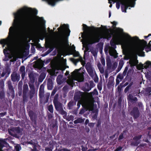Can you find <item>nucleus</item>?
<instances>
[{
  "instance_id": "f257e3e1",
  "label": "nucleus",
  "mask_w": 151,
  "mask_h": 151,
  "mask_svg": "<svg viewBox=\"0 0 151 151\" xmlns=\"http://www.w3.org/2000/svg\"><path fill=\"white\" fill-rule=\"evenodd\" d=\"M28 11L32 12V14H29L26 15L23 22L24 26L27 27L30 26H37L38 25V22L34 23L33 21V16H36L38 12L37 10L35 9L24 7L19 10L17 13L14 14V19L13 25L15 28H17L19 26L23 13Z\"/></svg>"
},
{
  "instance_id": "f03ea898",
  "label": "nucleus",
  "mask_w": 151,
  "mask_h": 151,
  "mask_svg": "<svg viewBox=\"0 0 151 151\" xmlns=\"http://www.w3.org/2000/svg\"><path fill=\"white\" fill-rule=\"evenodd\" d=\"M83 32L81 35L82 37L85 39L88 40L90 44L99 42L100 40L103 38V37L100 35L97 34L95 35L92 38H90V33L91 31H96L99 28H96L93 26L88 27L86 25L83 24Z\"/></svg>"
},
{
  "instance_id": "7ed1b4c3",
  "label": "nucleus",
  "mask_w": 151,
  "mask_h": 151,
  "mask_svg": "<svg viewBox=\"0 0 151 151\" xmlns=\"http://www.w3.org/2000/svg\"><path fill=\"white\" fill-rule=\"evenodd\" d=\"M121 34H117L115 37V41L111 40L110 41L111 45L115 48L116 47V44H119L126 47L127 46L126 41L125 39L120 35Z\"/></svg>"
},
{
  "instance_id": "20e7f679",
  "label": "nucleus",
  "mask_w": 151,
  "mask_h": 151,
  "mask_svg": "<svg viewBox=\"0 0 151 151\" xmlns=\"http://www.w3.org/2000/svg\"><path fill=\"white\" fill-rule=\"evenodd\" d=\"M9 134L13 137H17L22 134V130L19 127H16L9 129Z\"/></svg>"
},
{
  "instance_id": "39448f33",
  "label": "nucleus",
  "mask_w": 151,
  "mask_h": 151,
  "mask_svg": "<svg viewBox=\"0 0 151 151\" xmlns=\"http://www.w3.org/2000/svg\"><path fill=\"white\" fill-rule=\"evenodd\" d=\"M131 0H124L123 2H121V10L122 12H127V10L129 7L131 6L134 7V4H132V5L130 4V1Z\"/></svg>"
},
{
  "instance_id": "423d86ee",
  "label": "nucleus",
  "mask_w": 151,
  "mask_h": 151,
  "mask_svg": "<svg viewBox=\"0 0 151 151\" xmlns=\"http://www.w3.org/2000/svg\"><path fill=\"white\" fill-rule=\"evenodd\" d=\"M58 30L63 35H64L63 33L64 31H66L65 34L67 37L70 35V30L69 29V25L68 24H63L61 26L59 27L58 29Z\"/></svg>"
},
{
  "instance_id": "0eeeda50",
  "label": "nucleus",
  "mask_w": 151,
  "mask_h": 151,
  "mask_svg": "<svg viewBox=\"0 0 151 151\" xmlns=\"http://www.w3.org/2000/svg\"><path fill=\"white\" fill-rule=\"evenodd\" d=\"M56 110L58 111L62 115L66 116L67 113L63 109L62 104L59 102L54 103Z\"/></svg>"
},
{
  "instance_id": "6e6552de",
  "label": "nucleus",
  "mask_w": 151,
  "mask_h": 151,
  "mask_svg": "<svg viewBox=\"0 0 151 151\" xmlns=\"http://www.w3.org/2000/svg\"><path fill=\"white\" fill-rule=\"evenodd\" d=\"M130 114L133 116L134 119L139 117L140 115V112L138 108L136 106L133 108L130 111Z\"/></svg>"
},
{
  "instance_id": "1a4fd4ad",
  "label": "nucleus",
  "mask_w": 151,
  "mask_h": 151,
  "mask_svg": "<svg viewBox=\"0 0 151 151\" xmlns=\"http://www.w3.org/2000/svg\"><path fill=\"white\" fill-rule=\"evenodd\" d=\"M29 115L32 123L36 126L37 124V115L32 111H30L29 112Z\"/></svg>"
},
{
  "instance_id": "9d476101",
  "label": "nucleus",
  "mask_w": 151,
  "mask_h": 151,
  "mask_svg": "<svg viewBox=\"0 0 151 151\" xmlns=\"http://www.w3.org/2000/svg\"><path fill=\"white\" fill-rule=\"evenodd\" d=\"M85 68L89 76L91 77H93L94 76L93 70L90 64L87 63L86 65Z\"/></svg>"
},
{
  "instance_id": "9b49d317",
  "label": "nucleus",
  "mask_w": 151,
  "mask_h": 151,
  "mask_svg": "<svg viewBox=\"0 0 151 151\" xmlns=\"http://www.w3.org/2000/svg\"><path fill=\"white\" fill-rule=\"evenodd\" d=\"M104 28L106 30L107 32L104 35V37L103 38L108 40L111 37L112 34L109 33V32H111L112 30L111 29L107 28L106 26H104Z\"/></svg>"
},
{
  "instance_id": "f8f14e48",
  "label": "nucleus",
  "mask_w": 151,
  "mask_h": 151,
  "mask_svg": "<svg viewBox=\"0 0 151 151\" xmlns=\"http://www.w3.org/2000/svg\"><path fill=\"white\" fill-rule=\"evenodd\" d=\"M11 78L12 81L13 82H15L16 81L18 82L20 80V77L19 75L15 72H13L11 74Z\"/></svg>"
},
{
  "instance_id": "ddd939ff",
  "label": "nucleus",
  "mask_w": 151,
  "mask_h": 151,
  "mask_svg": "<svg viewBox=\"0 0 151 151\" xmlns=\"http://www.w3.org/2000/svg\"><path fill=\"white\" fill-rule=\"evenodd\" d=\"M10 73V69L8 67L6 68L1 75V77H4L5 75V77H7Z\"/></svg>"
},
{
  "instance_id": "4468645a",
  "label": "nucleus",
  "mask_w": 151,
  "mask_h": 151,
  "mask_svg": "<svg viewBox=\"0 0 151 151\" xmlns=\"http://www.w3.org/2000/svg\"><path fill=\"white\" fill-rule=\"evenodd\" d=\"M111 23L113 24V27H114V29L116 28V31L117 33V34H121V33L123 32V30L122 29L119 28H116L115 27V26L117 24V23L116 22L114 21L111 22Z\"/></svg>"
},
{
  "instance_id": "2eb2a0df",
  "label": "nucleus",
  "mask_w": 151,
  "mask_h": 151,
  "mask_svg": "<svg viewBox=\"0 0 151 151\" xmlns=\"http://www.w3.org/2000/svg\"><path fill=\"white\" fill-rule=\"evenodd\" d=\"M91 89V88H90L89 84L87 82L85 83L82 87V90L85 92L89 91Z\"/></svg>"
},
{
  "instance_id": "dca6fc26",
  "label": "nucleus",
  "mask_w": 151,
  "mask_h": 151,
  "mask_svg": "<svg viewBox=\"0 0 151 151\" xmlns=\"http://www.w3.org/2000/svg\"><path fill=\"white\" fill-rule=\"evenodd\" d=\"M76 101L74 100H72L70 101L68 104V108L69 109H72V107L76 104Z\"/></svg>"
},
{
  "instance_id": "f3484780",
  "label": "nucleus",
  "mask_w": 151,
  "mask_h": 151,
  "mask_svg": "<svg viewBox=\"0 0 151 151\" xmlns=\"http://www.w3.org/2000/svg\"><path fill=\"white\" fill-rule=\"evenodd\" d=\"M134 42H137V41H139L142 44L144 45H146L147 44V42L145 40H144L143 39L142 40H140L139 38L137 36H135L132 38Z\"/></svg>"
},
{
  "instance_id": "a211bd4d",
  "label": "nucleus",
  "mask_w": 151,
  "mask_h": 151,
  "mask_svg": "<svg viewBox=\"0 0 151 151\" xmlns=\"http://www.w3.org/2000/svg\"><path fill=\"white\" fill-rule=\"evenodd\" d=\"M53 83L52 79L50 78L48 79L47 82V89L49 90H52L53 87Z\"/></svg>"
},
{
  "instance_id": "6ab92c4d",
  "label": "nucleus",
  "mask_w": 151,
  "mask_h": 151,
  "mask_svg": "<svg viewBox=\"0 0 151 151\" xmlns=\"http://www.w3.org/2000/svg\"><path fill=\"white\" fill-rule=\"evenodd\" d=\"M7 84L8 85V87L10 91V92L12 93H14V89L13 88L12 83L10 81H9L7 82Z\"/></svg>"
},
{
  "instance_id": "aec40b11",
  "label": "nucleus",
  "mask_w": 151,
  "mask_h": 151,
  "mask_svg": "<svg viewBox=\"0 0 151 151\" xmlns=\"http://www.w3.org/2000/svg\"><path fill=\"white\" fill-rule=\"evenodd\" d=\"M81 94L80 93H75L74 96V100L76 102L81 99Z\"/></svg>"
},
{
  "instance_id": "412c9836",
  "label": "nucleus",
  "mask_w": 151,
  "mask_h": 151,
  "mask_svg": "<svg viewBox=\"0 0 151 151\" xmlns=\"http://www.w3.org/2000/svg\"><path fill=\"white\" fill-rule=\"evenodd\" d=\"M45 96L44 91H39V96L40 99V101L41 103L42 102V100Z\"/></svg>"
},
{
  "instance_id": "4be33fe9",
  "label": "nucleus",
  "mask_w": 151,
  "mask_h": 151,
  "mask_svg": "<svg viewBox=\"0 0 151 151\" xmlns=\"http://www.w3.org/2000/svg\"><path fill=\"white\" fill-rule=\"evenodd\" d=\"M84 79L83 76L82 75L80 74L77 76L76 80L79 82H81L83 81Z\"/></svg>"
},
{
  "instance_id": "5701e85b",
  "label": "nucleus",
  "mask_w": 151,
  "mask_h": 151,
  "mask_svg": "<svg viewBox=\"0 0 151 151\" xmlns=\"http://www.w3.org/2000/svg\"><path fill=\"white\" fill-rule=\"evenodd\" d=\"M50 95V93H45L44 98V104H46L48 102Z\"/></svg>"
},
{
  "instance_id": "b1692460",
  "label": "nucleus",
  "mask_w": 151,
  "mask_h": 151,
  "mask_svg": "<svg viewBox=\"0 0 151 151\" xmlns=\"http://www.w3.org/2000/svg\"><path fill=\"white\" fill-rule=\"evenodd\" d=\"M28 91V87L27 84H24L23 87V93H27Z\"/></svg>"
},
{
  "instance_id": "393cba45",
  "label": "nucleus",
  "mask_w": 151,
  "mask_h": 151,
  "mask_svg": "<svg viewBox=\"0 0 151 151\" xmlns=\"http://www.w3.org/2000/svg\"><path fill=\"white\" fill-rule=\"evenodd\" d=\"M112 2H113V3L114 4L116 2V7L117 9H119L120 7V4H121V2L122 1H117V0H111Z\"/></svg>"
},
{
  "instance_id": "a878e982",
  "label": "nucleus",
  "mask_w": 151,
  "mask_h": 151,
  "mask_svg": "<svg viewBox=\"0 0 151 151\" xmlns=\"http://www.w3.org/2000/svg\"><path fill=\"white\" fill-rule=\"evenodd\" d=\"M73 54L74 57H77L79 56L80 54L78 51H76L75 50V47H74V48L73 50V53L71 54Z\"/></svg>"
},
{
  "instance_id": "bb28decb",
  "label": "nucleus",
  "mask_w": 151,
  "mask_h": 151,
  "mask_svg": "<svg viewBox=\"0 0 151 151\" xmlns=\"http://www.w3.org/2000/svg\"><path fill=\"white\" fill-rule=\"evenodd\" d=\"M28 76L30 81L34 83L35 80V78L33 73H30L28 74Z\"/></svg>"
},
{
  "instance_id": "cd10ccee",
  "label": "nucleus",
  "mask_w": 151,
  "mask_h": 151,
  "mask_svg": "<svg viewBox=\"0 0 151 151\" xmlns=\"http://www.w3.org/2000/svg\"><path fill=\"white\" fill-rule=\"evenodd\" d=\"M45 75L44 73H41L38 78V81L40 82H42L45 79Z\"/></svg>"
},
{
  "instance_id": "c85d7f7f",
  "label": "nucleus",
  "mask_w": 151,
  "mask_h": 151,
  "mask_svg": "<svg viewBox=\"0 0 151 151\" xmlns=\"http://www.w3.org/2000/svg\"><path fill=\"white\" fill-rule=\"evenodd\" d=\"M67 83L69 85L72 87H73L74 84L73 80L70 79H68L67 80Z\"/></svg>"
},
{
  "instance_id": "c756f323",
  "label": "nucleus",
  "mask_w": 151,
  "mask_h": 151,
  "mask_svg": "<svg viewBox=\"0 0 151 151\" xmlns=\"http://www.w3.org/2000/svg\"><path fill=\"white\" fill-rule=\"evenodd\" d=\"M123 64L124 63L123 61H121L119 62L117 70L118 72H119L120 70L123 66Z\"/></svg>"
},
{
  "instance_id": "7c9ffc66",
  "label": "nucleus",
  "mask_w": 151,
  "mask_h": 151,
  "mask_svg": "<svg viewBox=\"0 0 151 151\" xmlns=\"http://www.w3.org/2000/svg\"><path fill=\"white\" fill-rule=\"evenodd\" d=\"M6 143V142L3 139H0V147L1 148H3L4 147V144Z\"/></svg>"
},
{
  "instance_id": "2f4dec72",
  "label": "nucleus",
  "mask_w": 151,
  "mask_h": 151,
  "mask_svg": "<svg viewBox=\"0 0 151 151\" xmlns=\"http://www.w3.org/2000/svg\"><path fill=\"white\" fill-rule=\"evenodd\" d=\"M97 67L100 72L101 73L104 72V69L102 67H101V65L100 63H99L97 64Z\"/></svg>"
},
{
  "instance_id": "473e14b6",
  "label": "nucleus",
  "mask_w": 151,
  "mask_h": 151,
  "mask_svg": "<svg viewBox=\"0 0 151 151\" xmlns=\"http://www.w3.org/2000/svg\"><path fill=\"white\" fill-rule=\"evenodd\" d=\"M0 44L4 46L7 44V41L5 39H1L0 40Z\"/></svg>"
},
{
  "instance_id": "72a5a7b5",
  "label": "nucleus",
  "mask_w": 151,
  "mask_h": 151,
  "mask_svg": "<svg viewBox=\"0 0 151 151\" xmlns=\"http://www.w3.org/2000/svg\"><path fill=\"white\" fill-rule=\"evenodd\" d=\"M48 110L51 113H53V106L52 104L48 106Z\"/></svg>"
},
{
  "instance_id": "f704fd0d",
  "label": "nucleus",
  "mask_w": 151,
  "mask_h": 151,
  "mask_svg": "<svg viewBox=\"0 0 151 151\" xmlns=\"http://www.w3.org/2000/svg\"><path fill=\"white\" fill-rule=\"evenodd\" d=\"M132 85V84L130 83L125 88L124 90L125 93H127L129 91V89L131 88Z\"/></svg>"
},
{
  "instance_id": "c9c22d12",
  "label": "nucleus",
  "mask_w": 151,
  "mask_h": 151,
  "mask_svg": "<svg viewBox=\"0 0 151 151\" xmlns=\"http://www.w3.org/2000/svg\"><path fill=\"white\" fill-rule=\"evenodd\" d=\"M106 65L107 68L108 69H110L111 68V63L110 60L108 61L106 60Z\"/></svg>"
},
{
  "instance_id": "e433bc0d",
  "label": "nucleus",
  "mask_w": 151,
  "mask_h": 151,
  "mask_svg": "<svg viewBox=\"0 0 151 151\" xmlns=\"http://www.w3.org/2000/svg\"><path fill=\"white\" fill-rule=\"evenodd\" d=\"M27 93L22 94L23 101L24 102H27Z\"/></svg>"
},
{
  "instance_id": "4c0bfd02",
  "label": "nucleus",
  "mask_w": 151,
  "mask_h": 151,
  "mask_svg": "<svg viewBox=\"0 0 151 151\" xmlns=\"http://www.w3.org/2000/svg\"><path fill=\"white\" fill-rule=\"evenodd\" d=\"M124 76L122 74L119 73L117 76V78L119 79L120 81H121L124 78Z\"/></svg>"
},
{
  "instance_id": "58836bf2",
  "label": "nucleus",
  "mask_w": 151,
  "mask_h": 151,
  "mask_svg": "<svg viewBox=\"0 0 151 151\" xmlns=\"http://www.w3.org/2000/svg\"><path fill=\"white\" fill-rule=\"evenodd\" d=\"M22 81H20L18 84V90L22 89Z\"/></svg>"
},
{
  "instance_id": "ea45409f",
  "label": "nucleus",
  "mask_w": 151,
  "mask_h": 151,
  "mask_svg": "<svg viewBox=\"0 0 151 151\" xmlns=\"http://www.w3.org/2000/svg\"><path fill=\"white\" fill-rule=\"evenodd\" d=\"M110 54L111 55L113 56L114 58H117L118 57V53L115 50L113 52L112 54H111L110 53Z\"/></svg>"
},
{
  "instance_id": "a19ab883",
  "label": "nucleus",
  "mask_w": 151,
  "mask_h": 151,
  "mask_svg": "<svg viewBox=\"0 0 151 151\" xmlns=\"http://www.w3.org/2000/svg\"><path fill=\"white\" fill-rule=\"evenodd\" d=\"M91 53L93 55L95 58H96L97 56V52L94 49L91 50H90Z\"/></svg>"
},
{
  "instance_id": "79ce46f5",
  "label": "nucleus",
  "mask_w": 151,
  "mask_h": 151,
  "mask_svg": "<svg viewBox=\"0 0 151 151\" xmlns=\"http://www.w3.org/2000/svg\"><path fill=\"white\" fill-rule=\"evenodd\" d=\"M35 93V90H31L30 91L29 95L30 99H32L34 96Z\"/></svg>"
},
{
  "instance_id": "37998d69",
  "label": "nucleus",
  "mask_w": 151,
  "mask_h": 151,
  "mask_svg": "<svg viewBox=\"0 0 151 151\" xmlns=\"http://www.w3.org/2000/svg\"><path fill=\"white\" fill-rule=\"evenodd\" d=\"M5 97V93L3 91H0V99H2Z\"/></svg>"
},
{
  "instance_id": "c03bdc74",
  "label": "nucleus",
  "mask_w": 151,
  "mask_h": 151,
  "mask_svg": "<svg viewBox=\"0 0 151 151\" xmlns=\"http://www.w3.org/2000/svg\"><path fill=\"white\" fill-rule=\"evenodd\" d=\"M58 94H57L55 95L53 100V103L58 102Z\"/></svg>"
},
{
  "instance_id": "a18cd8bd",
  "label": "nucleus",
  "mask_w": 151,
  "mask_h": 151,
  "mask_svg": "<svg viewBox=\"0 0 151 151\" xmlns=\"http://www.w3.org/2000/svg\"><path fill=\"white\" fill-rule=\"evenodd\" d=\"M71 60L73 63L75 65H76L77 63L78 62L79 60L78 59H75L73 58H71L70 59Z\"/></svg>"
},
{
  "instance_id": "49530a36",
  "label": "nucleus",
  "mask_w": 151,
  "mask_h": 151,
  "mask_svg": "<svg viewBox=\"0 0 151 151\" xmlns=\"http://www.w3.org/2000/svg\"><path fill=\"white\" fill-rule=\"evenodd\" d=\"M90 93L92 95H96L98 94V92L96 89H94L93 91L90 92Z\"/></svg>"
},
{
  "instance_id": "de8ad7c7",
  "label": "nucleus",
  "mask_w": 151,
  "mask_h": 151,
  "mask_svg": "<svg viewBox=\"0 0 151 151\" xmlns=\"http://www.w3.org/2000/svg\"><path fill=\"white\" fill-rule=\"evenodd\" d=\"M53 113L52 114L48 112L47 113V118L49 119H51L52 117L53 116Z\"/></svg>"
},
{
  "instance_id": "09e8293b",
  "label": "nucleus",
  "mask_w": 151,
  "mask_h": 151,
  "mask_svg": "<svg viewBox=\"0 0 151 151\" xmlns=\"http://www.w3.org/2000/svg\"><path fill=\"white\" fill-rule=\"evenodd\" d=\"M81 68H80L79 69H75L73 72L72 73L73 75H76L78 74L79 71L81 70Z\"/></svg>"
},
{
  "instance_id": "8fccbe9b",
  "label": "nucleus",
  "mask_w": 151,
  "mask_h": 151,
  "mask_svg": "<svg viewBox=\"0 0 151 151\" xmlns=\"http://www.w3.org/2000/svg\"><path fill=\"white\" fill-rule=\"evenodd\" d=\"M89 86L90 88H91V89L94 87L95 85L92 81H90L89 82Z\"/></svg>"
},
{
  "instance_id": "3c124183",
  "label": "nucleus",
  "mask_w": 151,
  "mask_h": 151,
  "mask_svg": "<svg viewBox=\"0 0 151 151\" xmlns=\"http://www.w3.org/2000/svg\"><path fill=\"white\" fill-rule=\"evenodd\" d=\"M144 48L142 47H139L136 50L137 52H142Z\"/></svg>"
},
{
  "instance_id": "603ef678",
  "label": "nucleus",
  "mask_w": 151,
  "mask_h": 151,
  "mask_svg": "<svg viewBox=\"0 0 151 151\" xmlns=\"http://www.w3.org/2000/svg\"><path fill=\"white\" fill-rule=\"evenodd\" d=\"M128 69V68L127 67H126L124 71L122 74L123 76H125L126 75V73Z\"/></svg>"
},
{
  "instance_id": "864d4df0",
  "label": "nucleus",
  "mask_w": 151,
  "mask_h": 151,
  "mask_svg": "<svg viewBox=\"0 0 151 151\" xmlns=\"http://www.w3.org/2000/svg\"><path fill=\"white\" fill-rule=\"evenodd\" d=\"M146 91L148 94L150 93L151 92V87H148L146 88Z\"/></svg>"
},
{
  "instance_id": "5fc2aeb1",
  "label": "nucleus",
  "mask_w": 151,
  "mask_h": 151,
  "mask_svg": "<svg viewBox=\"0 0 151 151\" xmlns=\"http://www.w3.org/2000/svg\"><path fill=\"white\" fill-rule=\"evenodd\" d=\"M25 68L24 66H22L20 68L19 70L21 73L25 72Z\"/></svg>"
},
{
  "instance_id": "6e6d98bb",
  "label": "nucleus",
  "mask_w": 151,
  "mask_h": 151,
  "mask_svg": "<svg viewBox=\"0 0 151 151\" xmlns=\"http://www.w3.org/2000/svg\"><path fill=\"white\" fill-rule=\"evenodd\" d=\"M52 50V49L50 50L49 49L47 52H46L45 53V54H42V57L44 56L47 55Z\"/></svg>"
},
{
  "instance_id": "4d7b16f0",
  "label": "nucleus",
  "mask_w": 151,
  "mask_h": 151,
  "mask_svg": "<svg viewBox=\"0 0 151 151\" xmlns=\"http://www.w3.org/2000/svg\"><path fill=\"white\" fill-rule=\"evenodd\" d=\"M57 91V89H56L55 88H54V89L53 90L52 92L51 96L52 97V96H53L55 94L56 92Z\"/></svg>"
},
{
  "instance_id": "13d9d810",
  "label": "nucleus",
  "mask_w": 151,
  "mask_h": 151,
  "mask_svg": "<svg viewBox=\"0 0 151 151\" xmlns=\"http://www.w3.org/2000/svg\"><path fill=\"white\" fill-rule=\"evenodd\" d=\"M29 86L31 90H35V88L33 84H29Z\"/></svg>"
},
{
  "instance_id": "bf43d9fd",
  "label": "nucleus",
  "mask_w": 151,
  "mask_h": 151,
  "mask_svg": "<svg viewBox=\"0 0 151 151\" xmlns=\"http://www.w3.org/2000/svg\"><path fill=\"white\" fill-rule=\"evenodd\" d=\"M79 123H82L84 122L85 119H82L79 118L77 119Z\"/></svg>"
},
{
  "instance_id": "052dcab7",
  "label": "nucleus",
  "mask_w": 151,
  "mask_h": 151,
  "mask_svg": "<svg viewBox=\"0 0 151 151\" xmlns=\"http://www.w3.org/2000/svg\"><path fill=\"white\" fill-rule=\"evenodd\" d=\"M44 86L43 84H42L40 85V88L39 89V91H44Z\"/></svg>"
},
{
  "instance_id": "680f3d73",
  "label": "nucleus",
  "mask_w": 151,
  "mask_h": 151,
  "mask_svg": "<svg viewBox=\"0 0 151 151\" xmlns=\"http://www.w3.org/2000/svg\"><path fill=\"white\" fill-rule=\"evenodd\" d=\"M113 81L110 82L109 81L108 82L107 84V87L108 88L111 87V86L113 85Z\"/></svg>"
},
{
  "instance_id": "e2e57ef3",
  "label": "nucleus",
  "mask_w": 151,
  "mask_h": 151,
  "mask_svg": "<svg viewBox=\"0 0 151 151\" xmlns=\"http://www.w3.org/2000/svg\"><path fill=\"white\" fill-rule=\"evenodd\" d=\"M101 64L103 65L104 66L105 65V60L104 58H101Z\"/></svg>"
},
{
  "instance_id": "0e129e2a",
  "label": "nucleus",
  "mask_w": 151,
  "mask_h": 151,
  "mask_svg": "<svg viewBox=\"0 0 151 151\" xmlns=\"http://www.w3.org/2000/svg\"><path fill=\"white\" fill-rule=\"evenodd\" d=\"M133 97V96L131 94H129L128 96V99L129 100H131L132 99Z\"/></svg>"
},
{
  "instance_id": "69168bd1",
  "label": "nucleus",
  "mask_w": 151,
  "mask_h": 151,
  "mask_svg": "<svg viewBox=\"0 0 151 151\" xmlns=\"http://www.w3.org/2000/svg\"><path fill=\"white\" fill-rule=\"evenodd\" d=\"M145 64L147 65V67H148L151 65V62L149 61H147L145 63Z\"/></svg>"
},
{
  "instance_id": "338daca9",
  "label": "nucleus",
  "mask_w": 151,
  "mask_h": 151,
  "mask_svg": "<svg viewBox=\"0 0 151 151\" xmlns=\"http://www.w3.org/2000/svg\"><path fill=\"white\" fill-rule=\"evenodd\" d=\"M122 147L121 146H119L117 147L114 151H119L122 150Z\"/></svg>"
},
{
  "instance_id": "774afa93",
  "label": "nucleus",
  "mask_w": 151,
  "mask_h": 151,
  "mask_svg": "<svg viewBox=\"0 0 151 151\" xmlns=\"http://www.w3.org/2000/svg\"><path fill=\"white\" fill-rule=\"evenodd\" d=\"M123 137V134L122 133H121L119 136V140L122 139Z\"/></svg>"
}]
</instances>
